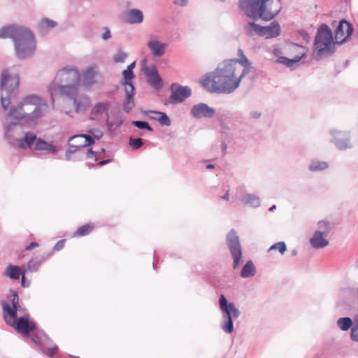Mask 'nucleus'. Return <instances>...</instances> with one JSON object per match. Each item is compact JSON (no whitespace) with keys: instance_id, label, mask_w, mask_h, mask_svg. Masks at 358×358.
Segmentation results:
<instances>
[{"instance_id":"62","label":"nucleus","mask_w":358,"mask_h":358,"mask_svg":"<svg viewBox=\"0 0 358 358\" xmlns=\"http://www.w3.org/2000/svg\"><path fill=\"white\" fill-rule=\"evenodd\" d=\"M239 116H238V114L237 113H235L233 116V120L234 121H237L238 122V119Z\"/></svg>"},{"instance_id":"27","label":"nucleus","mask_w":358,"mask_h":358,"mask_svg":"<svg viewBox=\"0 0 358 358\" xmlns=\"http://www.w3.org/2000/svg\"><path fill=\"white\" fill-rule=\"evenodd\" d=\"M75 111L77 113H83L90 105V97L85 94H77L72 99Z\"/></svg>"},{"instance_id":"25","label":"nucleus","mask_w":358,"mask_h":358,"mask_svg":"<svg viewBox=\"0 0 358 358\" xmlns=\"http://www.w3.org/2000/svg\"><path fill=\"white\" fill-rule=\"evenodd\" d=\"M124 20L129 24H141L143 22V12L138 8H131L124 12Z\"/></svg>"},{"instance_id":"36","label":"nucleus","mask_w":358,"mask_h":358,"mask_svg":"<svg viewBox=\"0 0 358 358\" xmlns=\"http://www.w3.org/2000/svg\"><path fill=\"white\" fill-rule=\"evenodd\" d=\"M327 164L324 162L313 161L309 169L310 171H322L327 169Z\"/></svg>"},{"instance_id":"55","label":"nucleus","mask_w":358,"mask_h":358,"mask_svg":"<svg viewBox=\"0 0 358 358\" xmlns=\"http://www.w3.org/2000/svg\"><path fill=\"white\" fill-rule=\"evenodd\" d=\"M38 246V243L36 242H31L29 245L26 247L27 250H31Z\"/></svg>"},{"instance_id":"54","label":"nucleus","mask_w":358,"mask_h":358,"mask_svg":"<svg viewBox=\"0 0 358 358\" xmlns=\"http://www.w3.org/2000/svg\"><path fill=\"white\" fill-rule=\"evenodd\" d=\"M189 0H174L176 5L184 7L187 5Z\"/></svg>"},{"instance_id":"21","label":"nucleus","mask_w":358,"mask_h":358,"mask_svg":"<svg viewBox=\"0 0 358 358\" xmlns=\"http://www.w3.org/2000/svg\"><path fill=\"white\" fill-rule=\"evenodd\" d=\"M219 305L222 318L232 317L233 320L239 316L240 311L236 308L234 303H228L224 294H221L220 296Z\"/></svg>"},{"instance_id":"11","label":"nucleus","mask_w":358,"mask_h":358,"mask_svg":"<svg viewBox=\"0 0 358 358\" xmlns=\"http://www.w3.org/2000/svg\"><path fill=\"white\" fill-rule=\"evenodd\" d=\"M80 84H58L57 83H51L48 87V91L52 99V104L55 103V98L66 96L72 100L78 94L79 86Z\"/></svg>"},{"instance_id":"35","label":"nucleus","mask_w":358,"mask_h":358,"mask_svg":"<svg viewBox=\"0 0 358 358\" xmlns=\"http://www.w3.org/2000/svg\"><path fill=\"white\" fill-rule=\"evenodd\" d=\"M122 124V121L120 119H115V120H109L108 117L106 119V124L109 131H114L118 127Z\"/></svg>"},{"instance_id":"38","label":"nucleus","mask_w":358,"mask_h":358,"mask_svg":"<svg viewBox=\"0 0 358 358\" xmlns=\"http://www.w3.org/2000/svg\"><path fill=\"white\" fill-rule=\"evenodd\" d=\"M127 57V54L121 50H119L117 52L113 57V60L115 63H122Z\"/></svg>"},{"instance_id":"39","label":"nucleus","mask_w":358,"mask_h":358,"mask_svg":"<svg viewBox=\"0 0 358 358\" xmlns=\"http://www.w3.org/2000/svg\"><path fill=\"white\" fill-rule=\"evenodd\" d=\"M129 145L134 149L137 150L140 148L143 145V142L141 138H130L129 141Z\"/></svg>"},{"instance_id":"10","label":"nucleus","mask_w":358,"mask_h":358,"mask_svg":"<svg viewBox=\"0 0 358 358\" xmlns=\"http://www.w3.org/2000/svg\"><path fill=\"white\" fill-rule=\"evenodd\" d=\"M122 76L124 80L122 82V85L124 86L125 92V99L122 107L124 111L129 113L135 106L134 99L135 88L131 82L135 76L133 71L127 69L122 71Z\"/></svg>"},{"instance_id":"26","label":"nucleus","mask_w":358,"mask_h":358,"mask_svg":"<svg viewBox=\"0 0 358 358\" xmlns=\"http://www.w3.org/2000/svg\"><path fill=\"white\" fill-rule=\"evenodd\" d=\"M147 46L153 56L161 57L164 55L168 43H162L156 38H152L148 41Z\"/></svg>"},{"instance_id":"48","label":"nucleus","mask_w":358,"mask_h":358,"mask_svg":"<svg viewBox=\"0 0 358 358\" xmlns=\"http://www.w3.org/2000/svg\"><path fill=\"white\" fill-rule=\"evenodd\" d=\"M103 33L101 34V38L104 41L108 40L111 38L110 30L108 27H103Z\"/></svg>"},{"instance_id":"29","label":"nucleus","mask_w":358,"mask_h":358,"mask_svg":"<svg viewBox=\"0 0 358 358\" xmlns=\"http://www.w3.org/2000/svg\"><path fill=\"white\" fill-rule=\"evenodd\" d=\"M24 273V271L22 270L20 266L8 264L6 267L3 273V275L9 278L11 280H19Z\"/></svg>"},{"instance_id":"9","label":"nucleus","mask_w":358,"mask_h":358,"mask_svg":"<svg viewBox=\"0 0 358 358\" xmlns=\"http://www.w3.org/2000/svg\"><path fill=\"white\" fill-rule=\"evenodd\" d=\"M335 42L333 41L332 33L329 27L323 24L317 32L315 47L320 55H331L335 51Z\"/></svg>"},{"instance_id":"58","label":"nucleus","mask_w":358,"mask_h":358,"mask_svg":"<svg viewBox=\"0 0 358 358\" xmlns=\"http://www.w3.org/2000/svg\"><path fill=\"white\" fill-rule=\"evenodd\" d=\"M241 276L244 278H246V264H245L242 268Z\"/></svg>"},{"instance_id":"57","label":"nucleus","mask_w":358,"mask_h":358,"mask_svg":"<svg viewBox=\"0 0 358 358\" xmlns=\"http://www.w3.org/2000/svg\"><path fill=\"white\" fill-rule=\"evenodd\" d=\"M162 112H159V111H156V110H150L148 112V113L150 114V118L151 119V117H159L158 115H157V113H162Z\"/></svg>"},{"instance_id":"40","label":"nucleus","mask_w":358,"mask_h":358,"mask_svg":"<svg viewBox=\"0 0 358 358\" xmlns=\"http://www.w3.org/2000/svg\"><path fill=\"white\" fill-rule=\"evenodd\" d=\"M319 230L322 231L324 234H328L331 231L330 224L327 221H320L317 223Z\"/></svg>"},{"instance_id":"18","label":"nucleus","mask_w":358,"mask_h":358,"mask_svg":"<svg viewBox=\"0 0 358 358\" xmlns=\"http://www.w3.org/2000/svg\"><path fill=\"white\" fill-rule=\"evenodd\" d=\"M142 70L150 85L156 90H160L163 87V80L155 66H149L145 64Z\"/></svg>"},{"instance_id":"42","label":"nucleus","mask_w":358,"mask_h":358,"mask_svg":"<svg viewBox=\"0 0 358 358\" xmlns=\"http://www.w3.org/2000/svg\"><path fill=\"white\" fill-rule=\"evenodd\" d=\"M278 250L282 255L286 251L287 246L284 242H278L273 245L269 249V250Z\"/></svg>"},{"instance_id":"17","label":"nucleus","mask_w":358,"mask_h":358,"mask_svg":"<svg viewBox=\"0 0 358 358\" xmlns=\"http://www.w3.org/2000/svg\"><path fill=\"white\" fill-rule=\"evenodd\" d=\"M171 95L170 103L173 104L183 102L192 94V90L188 86H182L178 84H173L171 87Z\"/></svg>"},{"instance_id":"14","label":"nucleus","mask_w":358,"mask_h":358,"mask_svg":"<svg viewBox=\"0 0 358 358\" xmlns=\"http://www.w3.org/2000/svg\"><path fill=\"white\" fill-rule=\"evenodd\" d=\"M227 244L233 257V267L237 268L242 257V250L239 237L234 229H231L226 237Z\"/></svg>"},{"instance_id":"61","label":"nucleus","mask_w":358,"mask_h":358,"mask_svg":"<svg viewBox=\"0 0 358 358\" xmlns=\"http://www.w3.org/2000/svg\"><path fill=\"white\" fill-rule=\"evenodd\" d=\"M222 199L226 201L229 200V192H227L226 194H224L223 196H222Z\"/></svg>"},{"instance_id":"49","label":"nucleus","mask_w":358,"mask_h":358,"mask_svg":"<svg viewBox=\"0 0 358 358\" xmlns=\"http://www.w3.org/2000/svg\"><path fill=\"white\" fill-rule=\"evenodd\" d=\"M65 240L59 241L54 246V250L59 251L62 250L64 246Z\"/></svg>"},{"instance_id":"20","label":"nucleus","mask_w":358,"mask_h":358,"mask_svg":"<svg viewBox=\"0 0 358 358\" xmlns=\"http://www.w3.org/2000/svg\"><path fill=\"white\" fill-rule=\"evenodd\" d=\"M191 115L196 119H210L215 116V110L204 103L194 104L190 110Z\"/></svg>"},{"instance_id":"46","label":"nucleus","mask_w":358,"mask_h":358,"mask_svg":"<svg viewBox=\"0 0 358 358\" xmlns=\"http://www.w3.org/2000/svg\"><path fill=\"white\" fill-rule=\"evenodd\" d=\"M256 273L255 266L251 261H248V276H253Z\"/></svg>"},{"instance_id":"12","label":"nucleus","mask_w":358,"mask_h":358,"mask_svg":"<svg viewBox=\"0 0 358 358\" xmlns=\"http://www.w3.org/2000/svg\"><path fill=\"white\" fill-rule=\"evenodd\" d=\"M52 83L58 84H80V73L78 69L68 66L59 70Z\"/></svg>"},{"instance_id":"8","label":"nucleus","mask_w":358,"mask_h":358,"mask_svg":"<svg viewBox=\"0 0 358 358\" xmlns=\"http://www.w3.org/2000/svg\"><path fill=\"white\" fill-rule=\"evenodd\" d=\"M16 146L21 149L33 148L34 150L45 151L51 154H55L57 152V147L54 144L37 138L36 135L31 131L24 133V136L18 140Z\"/></svg>"},{"instance_id":"31","label":"nucleus","mask_w":358,"mask_h":358,"mask_svg":"<svg viewBox=\"0 0 358 358\" xmlns=\"http://www.w3.org/2000/svg\"><path fill=\"white\" fill-rule=\"evenodd\" d=\"M338 327L343 331H347L353 326L350 317H341L337 321Z\"/></svg>"},{"instance_id":"13","label":"nucleus","mask_w":358,"mask_h":358,"mask_svg":"<svg viewBox=\"0 0 358 358\" xmlns=\"http://www.w3.org/2000/svg\"><path fill=\"white\" fill-rule=\"evenodd\" d=\"M11 119L13 118L8 117L7 114L3 122L4 138L10 145L16 146L22 134V129L19 121L12 122Z\"/></svg>"},{"instance_id":"47","label":"nucleus","mask_w":358,"mask_h":358,"mask_svg":"<svg viewBox=\"0 0 358 358\" xmlns=\"http://www.w3.org/2000/svg\"><path fill=\"white\" fill-rule=\"evenodd\" d=\"M243 191V187H241L239 189L237 190L235 196L236 199H239L241 201H244V200L245 199V196Z\"/></svg>"},{"instance_id":"34","label":"nucleus","mask_w":358,"mask_h":358,"mask_svg":"<svg viewBox=\"0 0 358 358\" xmlns=\"http://www.w3.org/2000/svg\"><path fill=\"white\" fill-rule=\"evenodd\" d=\"M157 115L159 117H151V119L157 120L162 126H170L171 124V120L166 113L162 112V113H157Z\"/></svg>"},{"instance_id":"44","label":"nucleus","mask_w":358,"mask_h":358,"mask_svg":"<svg viewBox=\"0 0 358 358\" xmlns=\"http://www.w3.org/2000/svg\"><path fill=\"white\" fill-rule=\"evenodd\" d=\"M88 133V135L91 136L92 139L99 140L103 136V132L100 129L95 128L90 129Z\"/></svg>"},{"instance_id":"30","label":"nucleus","mask_w":358,"mask_h":358,"mask_svg":"<svg viewBox=\"0 0 358 358\" xmlns=\"http://www.w3.org/2000/svg\"><path fill=\"white\" fill-rule=\"evenodd\" d=\"M57 22L54 20L43 18L37 25L38 31L41 35H45L48 32L57 26Z\"/></svg>"},{"instance_id":"24","label":"nucleus","mask_w":358,"mask_h":358,"mask_svg":"<svg viewBox=\"0 0 358 358\" xmlns=\"http://www.w3.org/2000/svg\"><path fill=\"white\" fill-rule=\"evenodd\" d=\"M110 102H98L92 108L89 118L91 120H99L103 116L108 117Z\"/></svg>"},{"instance_id":"50","label":"nucleus","mask_w":358,"mask_h":358,"mask_svg":"<svg viewBox=\"0 0 358 358\" xmlns=\"http://www.w3.org/2000/svg\"><path fill=\"white\" fill-rule=\"evenodd\" d=\"M239 8L243 15H246V0H239Z\"/></svg>"},{"instance_id":"64","label":"nucleus","mask_w":358,"mask_h":358,"mask_svg":"<svg viewBox=\"0 0 358 358\" xmlns=\"http://www.w3.org/2000/svg\"><path fill=\"white\" fill-rule=\"evenodd\" d=\"M222 150H224L226 149V148H227V145H226V144L224 143H223L222 144Z\"/></svg>"},{"instance_id":"32","label":"nucleus","mask_w":358,"mask_h":358,"mask_svg":"<svg viewBox=\"0 0 358 358\" xmlns=\"http://www.w3.org/2000/svg\"><path fill=\"white\" fill-rule=\"evenodd\" d=\"M222 330L227 333L230 334L234 330V322L232 317L222 318L221 324Z\"/></svg>"},{"instance_id":"45","label":"nucleus","mask_w":358,"mask_h":358,"mask_svg":"<svg viewBox=\"0 0 358 358\" xmlns=\"http://www.w3.org/2000/svg\"><path fill=\"white\" fill-rule=\"evenodd\" d=\"M259 205V199L253 195H248V206L255 208Z\"/></svg>"},{"instance_id":"53","label":"nucleus","mask_w":358,"mask_h":358,"mask_svg":"<svg viewBox=\"0 0 358 358\" xmlns=\"http://www.w3.org/2000/svg\"><path fill=\"white\" fill-rule=\"evenodd\" d=\"M25 273H24L21 276H22V279H21V285L23 287H28L30 285V282L28 281V280H26L25 279V276H24Z\"/></svg>"},{"instance_id":"60","label":"nucleus","mask_w":358,"mask_h":358,"mask_svg":"<svg viewBox=\"0 0 358 358\" xmlns=\"http://www.w3.org/2000/svg\"><path fill=\"white\" fill-rule=\"evenodd\" d=\"M135 66H136V62H132L131 64H130L127 66V69H129V70H131V71H133V69H134Z\"/></svg>"},{"instance_id":"23","label":"nucleus","mask_w":358,"mask_h":358,"mask_svg":"<svg viewBox=\"0 0 358 358\" xmlns=\"http://www.w3.org/2000/svg\"><path fill=\"white\" fill-rule=\"evenodd\" d=\"M94 143V139L91 136L87 134H80L71 136L69 141L70 148H77L78 150L90 146Z\"/></svg>"},{"instance_id":"37","label":"nucleus","mask_w":358,"mask_h":358,"mask_svg":"<svg viewBox=\"0 0 358 358\" xmlns=\"http://www.w3.org/2000/svg\"><path fill=\"white\" fill-rule=\"evenodd\" d=\"M133 126L136 127L140 129H146L148 131H152V128L150 127L148 122L145 121L135 120L131 123Z\"/></svg>"},{"instance_id":"1","label":"nucleus","mask_w":358,"mask_h":358,"mask_svg":"<svg viewBox=\"0 0 358 358\" xmlns=\"http://www.w3.org/2000/svg\"><path fill=\"white\" fill-rule=\"evenodd\" d=\"M8 301L1 303L3 316L6 323L13 327L17 332L25 337H30L32 342L40 348L43 353L48 357H53L58 351V347L41 331L30 332L36 329V324L30 320L29 314L20 306L19 296L13 291L10 292Z\"/></svg>"},{"instance_id":"19","label":"nucleus","mask_w":358,"mask_h":358,"mask_svg":"<svg viewBox=\"0 0 358 358\" xmlns=\"http://www.w3.org/2000/svg\"><path fill=\"white\" fill-rule=\"evenodd\" d=\"M353 27L345 20L340 21L335 30V43L341 44L346 41L352 35Z\"/></svg>"},{"instance_id":"6","label":"nucleus","mask_w":358,"mask_h":358,"mask_svg":"<svg viewBox=\"0 0 358 358\" xmlns=\"http://www.w3.org/2000/svg\"><path fill=\"white\" fill-rule=\"evenodd\" d=\"M238 55L241 59L224 60L218 65L213 72L230 76L232 78H240L241 80L246 71V57L241 49H238Z\"/></svg>"},{"instance_id":"3","label":"nucleus","mask_w":358,"mask_h":358,"mask_svg":"<svg viewBox=\"0 0 358 358\" xmlns=\"http://www.w3.org/2000/svg\"><path fill=\"white\" fill-rule=\"evenodd\" d=\"M10 38L13 42L15 55L20 60L32 57L36 51L34 34L28 27L15 24L0 28V38Z\"/></svg>"},{"instance_id":"59","label":"nucleus","mask_w":358,"mask_h":358,"mask_svg":"<svg viewBox=\"0 0 358 358\" xmlns=\"http://www.w3.org/2000/svg\"><path fill=\"white\" fill-rule=\"evenodd\" d=\"M111 161V159H106V160H101L99 162V166H103V165H106L108 163H109Z\"/></svg>"},{"instance_id":"16","label":"nucleus","mask_w":358,"mask_h":358,"mask_svg":"<svg viewBox=\"0 0 358 358\" xmlns=\"http://www.w3.org/2000/svg\"><path fill=\"white\" fill-rule=\"evenodd\" d=\"M286 52L289 57H282L280 58V62L288 66L298 62L301 59L305 57L306 53L305 47L296 43L289 45Z\"/></svg>"},{"instance_id":"56","label":"nucleus","mask_w":358,"mask_h":358,"mask_svg":"<svg viewBox=\"0 0 358 358\" xmlns=\"http://www.w3.org/2000/svg\"><path fill=\"white\" fill-rule=\"evenodd\" d=\"M299 34L304 38L305 41H308L310 39V37L308 34L305 31H300Z\"/></svg>"},{"instance_id":"51","label":"nucleus","mask_w":358,"mask_h":358,"mask_svg":"<svg viewBox=\"0 0 358 358\" xmlns=\"http://www.w3.org/2000/svg\"><path fill=\"white\" fill-rule=\"evenodd\" d=\"M86 155L88 158H92L94 157V161L96 162L98 160L97 155L92 150V148L87 150Z\"/></svg>"},{"instance_id":"28","label":"nucleus","mask_w":358,"mask_h":358,"mask_svg":"<svg viewBox=\"0 0 358 358\" xmlns=\"http://www.w3.org/2000/svg\"><path fill=\"white\" fill-rule=\"evenodd\" d=\"M327 235L320 230L315 231L313 236L310 239L311 245L315 248H322L328 245L329 241L324 238Z\"/></svg>"},{"instance_id":"2","label":"nucleus","mask_w":358,"mask_h":358,"mask_svg":"<svg viewBox=\"0 0 358 358\" xmlns=\"http://www.w3.org/2000/svg\"><path fill=\"white\" fill-rule=\"evenodd\" d=\"M48 104L41 96L29 94L24 97L17 106L10 107L8 116L29 127H34L48 112Z\"/></svg>"},{"instance_id":"52","label":"nucleus","mask_w":358,"mask_h":358,"mask_svg":"<svg viewBox=\"0 0 358 358\" xmlns=\"http://www.w3.org/2000/svg\"><path fill=\"white\" fill-rule=\"evenodd\" d=\"M77 150H78V149H77V148H72V149H69V150H66V152L65 153L66 159L69 160L71 155L75 153Z\"/></svg>"},{"instance_id":"7","label":"nucleus","mask_w":358,"mask_h":358,"mask_svg":"<svg viewBox=\"0 0 358 358\" xmlns=\"http://www.w3.org/2000/svg\"><path fill=\"white\" fill-rule=\"evenodd\" d=\"M20 76L17 74L11 76L8 69L2 71L0 79L1 103L4 110H7L10 103L14 92L18 88Z\"/></svg>"},{"instance_id":"5","label":"nucleus","mask_w":358,"mask_h":358,"mask_svg":"<svg viewBox=\"0 0 358 358\" xmlns=\"http://www.w3.org/2000/svg\"><path fill=\"white\" fill-rule=\"evenodd\" d=\"M240 81V78H232L230 76L212 72L206 75L202 84L207 87L211 83L212 92L230 94L238 87Z\"/></svg>"},{"instance_id":"63","label":"nucleus","mask_w":358,"mask_h":358,"mask_svg":"<svg viewBox=\"0 0 358 358\" xmlns=\"http://www.w3.org/2000/svg\"><path fill=\"white\" fill-rule=\"evenodd\" d=\"M206 168L207 169H213V168H214V165H213V164H208V165L206 166Z\"/></svg>"},{"instance_id":"15","label":"nucleus","mask_w":358,"mask_h":358,"mask_svg":"<svg viewBox=\"0 0 358 358\" xmlns=\"http://www.w3.org/2000/svg\"><path fill=\"white\" fill-rule=\"evenodd\" d=\"M250 30L248 34H256L265 38L277 37L280 34V27L277 22H273L269 26L262 27L255 23L248 24Z\"/></svg>"},{"instance_id":"33","label":"nucleus","mask_w":358,"mask_h":358,"mask_svg":"<svg viewBox=\"0 0 358 358\" xmlns=\"http://www.w3.org/2000/svg\"><path fill=\"white\" fill-rule=\"evenodd\" d=\"M94 228L92 224H87L80 227L73 234V236H83L89 234Z\"/></svg>"},{"instance_id":"43","label":"nucleus","mask_w":358,"mask_h":358,"mask_svg":"<svg viewBox=\"0 0 358 358\" xmlns=\"http://www.w3.org/2000/svg\"><path fill=\"white\" fill-rule=\"evenodd\" d=\"M350 337L352 341L358 342V320L355 322L351 328Z\"/></svg>"},{"instance_id":"4","label":"nucleus","mask_w":358,"mask_h":358,"mask_svg":"<svg viewBox=\"0 0 358 358\" xmlns=\"http://www.w3.org/2000/svg\"><path fill=\"white\" fill-rule=\"evenodd\" d=\"M281 10L280 0H250L248 5V15L265 20L273 18Z\"/></svg>"},{"instance_id":"22","label":"nucleus","mask_w":358,"mask_h":358,"mask_svg":"<svg viewBox=\"0 0 358 358\" xmlns=\"http://www.w3.org/2000/svg\"><path fill=\"white\" fill-rule=\"evenodd\" d=\"M98 74L97 68L95 65L87 67L80 75V83L82 85L89 89L96 83V76Z\"/></svg>"},{"instance_id":"41","label":"nucleus","mask_w":358,"mask_h":358,"mask_svg":"<svg viewBox=\"0 0 358 358\" xmlns=\"http://www.w3.org/2000/svg\"><path fill=\"white\" fill-rule=\"evenodd\" d=\"M42 264V261L41 260H38V259H31L29 264H28V268L31 271H38L39 266L41 265Z\"/></svg>"}]
</instances>
